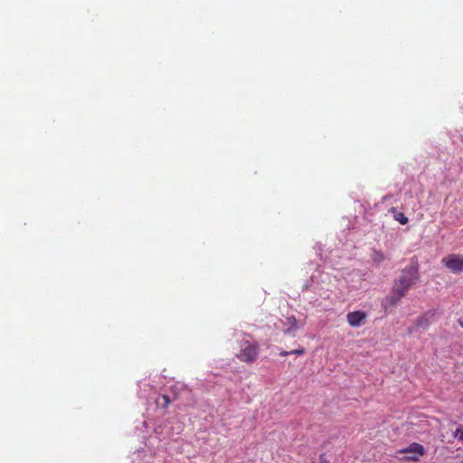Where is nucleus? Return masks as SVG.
Listing matches in <instances>:
<instances>
[{
    "instance_id": "nucleus-13",
    "label": "nucleus",
    "mask_w": 463,
    "mask_h": 463,
    "mask_svg": "<svg viewBox=\"0 0 463 463\" xmlns=\"http://www.w3.org/2000/svg\"><path fill=\"white\" fill-rule=\"evenodd\" d=\"M319 463H327L326 459L325 458V455L322 454L320 456V462Z\"/></svg>"
},
{
    "instance_id": "nucleus-1",
    "label": "nucleus",
    "mask_w": 463,
    "mask_h": 463,
    "mask_svg": "<svg viewBox=\"0 0 463 463\" xmlns=\"http://www.w3.org/2000/svg\"><path fill=\"white\" fill-rule=\"evenodd\" d=\"M419 270L416 265L405 267L395 279L392 286V292H398L401 295H407L408 290L418 281Z\"/></svg>"
},
{
    "instance_id": "nucleus-8",
    "label": "nucleus",
    "mask_w": 463,
    "mask_h": 463,
    "mask_svg": "<svg viewBox=\"0 0 463 463\" xmlns=\"http://www.w3.org/2000/svg\"><path fill=\"white\" fill-rule=\"evenodd\" d=\"M390 211L392 213H393V218L395 221L399 222L402 225H405L408 223L409 220L408 218L404 215L403 213L402 212H398L394 207H392L390 209Z\"/></svg>"
},
{
    "instance_id": "nucleus-5",
    "label": "nucleus",
    "mask_w": 463,
    "mask_h": 463,
    "mask_svg": "<svg viewBox=\"0 0 463 463\" xmlns=\"http://www.w3.org/2000/svg\"><path fill=\"white\" fill-rule=\"evenodd\" d=\"M365 319L366 314L364 311H353L346 315V321L353 327L360 326Z\"/></svg>"
},
{
    "instance_id": "nucleus-2",
    "label": "nucleus",
    "mask_w": 463,
    "mask_h": 463,
    "mask_svg": "<svg viewBox=\"0 0 463 463\" xmlns=\"http://www.w3.org/2000/svg\"><path fill=\"white\" fill-rule=\"evenodd\" d=\"M260 355V345L256 341L240 340L235 356L242 363L253 364Z\"/></svg>"
},
{
    "instance_id": "nucleus-4",
    "label": "nucleus",
    "mask_w": 463,
    "mask_h": 463,
    "mask_svg": "<svg viewBox=\"0 0 463 463\" xmlns=\"http://www.w3.org/2000/svg\"><path fill=\"white\" fill-rule=\"evenodd\" d=\"M400 453L408 454L405 457L407 460L418 461L425 454V449L421 444L413 442L409 447L401 449Z\"/></svg>"
},
{
    "instance_id": "nucleus-16",
    "label": "nucleus",
    "mask_w": 463,
    "mask_h": 463,
    "mask_svg": "<svg viewBox=\"0 0 463 463\" xmlns=\"http://www.w3.org/2000/svg\"><path fill=\"white\" fill-rule=\"evenodd\" d=\"M291 319H292V325L295 326H296V319H295V317H292Z\"/></svg>"
},
{
    "instance_id": "nucleus-14",
    "label": "nucleus",
    "mask_w": 463,
    "mask_h": 463,
    "mask_svg": "<svg viewBox=\"0 0 463 463\" xmlns=\"http://www.w3.org/2000/svg\"><path fill=\"white\" fill-rule=\"evenodd\" d=\"M281 356H287V355H289L290 354V351L288 352V351H282L280 352L279 354Z\"/></svg>"
},
{
    "instance_id": "nucleus-15",
    "label": "nucleus",
    "mask_w": 463,
    "mask_h": 463,
    "mask_svg": "<svg viewBox=\"0 0 463 463\" xmlns=\"http://www.w3.org/2000/svg\"><path fill=\"white\" fill-rule=\"evenodd\" d=\"M458 323L463 328V318H458Z\"/></svg>"
},
{
    "instance_id": "nucleus-7",
    "label": "nucleus",
    "mask_w": 463,
    "mask_h": 463,
    "mask_svg": "<svg viewBox=\"0 0 463 463\" xmlns=\"http://www.w3.org/2000/svg\"><path fill=\"white\" fill-rule=\"evenodd\" d=\"M435 317V311H429L425 313L424 315L419 317L416 320V326L426 328L428 327Z\"/></svg>"
},
{
    "instance_id": "nucleus-6",
    "label": "nucleus",
    "mask_w": 463,
    "mask_h": 463,
    "mask_svg": "<svg viewBox=\"0 0 463 463\" xmlns=\"http://www.w3.org/2000/svg\"><path fill=\"white\" fill-rule=\"evenodd\" d=\"M406 295H401L398 292H392V294L385 297V298L383 301V307L387 310L390 307H395L399 304V302L402 300V298H404Z\"/></svg>"
},
{
    "instance_id": "nucleus-9",
    "label": "nucleus",
    "mask_w": 463,
    "mask_h": 463,
    "mask_svg": "<svg viewBox=\"0 0 463 463\" xmlns=\"http://www.w3.org/2000/svg\"><path fill=\"white\" fill-rule=\"evenodd\" d=\"M371 259H372L373 262H374L376 264H380L381 262H383L385 260V256L382 251L373 250V252L371 254Z\"/></svg>"
},
{
    "instance_id": "nucleus-10",
    "label": "nucleus",
    "mask_w": 463,
    "mask_h": 463,
    "mask_svg": "<svg viewBox=\"0 0 463 463\" xmlns=\"http://www.w3.org/2000/svg\"><path fill=\"white\" fill-rule=\"evenodd\" d=\"M170 402H171L170 398L165 394H162L156 400L157 405L161 406L164 409L167 408L168 405L170 404Z\"/></svg>"
},
{
    "instance_id": "nucleus-12",
    "label": "nucleus",
    "mask_w": 463,
    "mask_h": 463,
    "mask_svg": "<svg viewBox=\"0 0 463 463\" xmlns=\"http://www.w3.org/2000/svg\"><path fill=\"white\" fill-rule=\"evenodd\" d=\"M305 353H306V350L303 347L290 351V354L302 355Z\"/></svg>"
},
{
    "instance_id": "nucleus-11",
    "label": "nucleus",
    "mask_w": 463,
    "mask_h": 463,
    "mask_svg": "<svg viewBox=\"0 0 463 463\" xmlns=\"http://www.w3.org/2000/svg\"><path fill=\"white\" fill-rule=\"evenodd\" d=\"M455 436L463 441V427L458 428L456 430Z\"/></svg>"
},
{
    "instance_id": "nucleus-3",
    "label": "nucleus",
    "mask_w": 463,
    "mask_h": 463,
    "mask_svg": "<svg viewBox=\"0 0 463 463\" xmlns=\"http://www.w3.org/2000/svg\"><path fill=\"white\" fill-rule=\"evenodd\" d=\"M441 263L452 273L463 272V255L449 254L441 260Z\"/></svg>"
}]
</instances>
